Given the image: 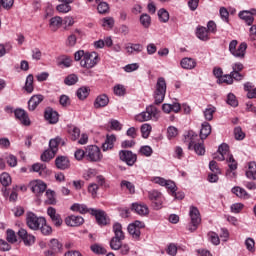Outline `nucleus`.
<instances>
[{
    "label": "nucleus",
    "instance_id": "338daca9",
    "mask_svg": "<svg viewBox=\"0 0 256 256\" xmlns=\"http://www.w3.org/2000/svg\"><path fill=\"white\" fill-rule=\"evenodd\" d=\"M246 248L253 253L255 251V240L253 238H247L245 240Z\"/></svg>",
    "mask_w": 256,
    "mask_h": 256
},
{
    "label": "nucleus",
    "instance_id": "c85d7f7f",
    "mask_svg": "<svg viewBox=\"0 0 256 256\" xmlns=\"http://www.w3.org/2000/svg\"><path fill=\"white\" fill-rule=\"evenodd\" d=\"M210 135H211V124H209V122L202 123V128L200 130L199 138L202 139V141H205V139H207Z\"/></svg>",
    "mask_w": 256,
    "mask_h": 256
},
{
    "label": "nucleus",
    "instance_id": "4c0bfd02",
    "mask_svg": "<svg viewBox=\"0 0 256 256\" xmlns=\"http://www.w3.org/2000/svg\"><path fill=\"white\" fill-rule=\"evenodd\" d=\"M3 197H5V199H9L10 203H15V201H17V191L12 190L10 195H9V190H7V188H5V190L3 191Z\"/></svg>",
    "mask_w": 256,
    "mask_h": 256
},
{
    "label": "nucleus",
    "instance_id": "7ed1b4c3",
    "mask_svg": "<svg viewBox=\"0 0 256 256\" xmlns=\"http://www.w3.org/2000/svg\"><path fill=\"white\" fill-rule=\"evenodd\" d=\"M113 233L114 237L110 240V248L113 251H119L121 245H123V241H125V232H123L121 223L117 222L113 225Z\"/></svg>",
    "mask_w": 256,
    "mask_h": 256
},
{
    "label": "nucleus",
    "instance_id": "c756f323",
    "mask_svg": "<svg viewBox=\"0 0 256 256\" xmlns=\"http://www.w3.org/2000/svg\"><path fill=\"white\" fill-rule=\"evenodd\" d=\"M71 211H76L77 213H81V215H85L86 213H91V209L87 208L85 204L75 203L71 206Z\"/></svg>",
    "mask_w": 256,
    "mask_h": 256
},
{
    "label": "nucleus",
    "instance_id": "58836bf2",
    "mask_svg": "<svg viewBox=\"0 0 256 256\" xmlns=\"http://www.w3.org/2000/svg\"><path fill=\"white\" fill-rule=\"evenodd\" d=\"M244 90L247 91L248 99H256V88H253L251 83L244 84Z\"/></svg>",
    "mask_w": 256,
    "mask_h": 256
},
{
    "label": "nucleus",
    "instance_id": "2eb2a0df",
    "mask_svg": "<svg viewBox=\"0 0 256 256\" xmlns=\"http://www.w3.org/2000/svg\"><path fill=\"white\" fill-rule=\"evenodd\" d=\"M47 215L50 217L55 227H61V225H63V219L61 218L60 214H57V210L55 208L48 207Z\"/></svg>",
    "mask_w": 256,
    "mask_h": 256
},
{
    "label": "nucleus",
    "instance_id": "6ab92c4d",
    "mask_svg": "<svg viewBox=\"0 0 256 256\" xmlns=\"http://www.w3.org/2000/svg\"><path fill=\"white\" fill-rule=\"evenodd\" d=\"M65 223L68 227H79L85 223V219L81 216L71 215L66 217Z\"/></svg>",
    "mask_w": 256,
    "mask_h": 256
},
{
    "label": "nucleus",
    "instance_id": "052dcab7",
    "mask_svg": "<svg viewBox=\"0 0 256 256\" xmlns=\"http://www.w3.org/2000/svg\"><path fill=\"white\" fill-rule=\"evenodd\" d=\"M40 231L42 235H51L53 233V228L51 226L47 225V220H45V223L43 225H40Z\"/></svg>",
    "mask_w": 256,
    "mask_h": 256
},
{
    "label": "nucleus",
    "instance_id": "393cba45",
    "mask_svg": "<svg viewBox=\"0 0 256 256\" xmlns=\"http://www.w3.org/2000/svg\"><path fill=\"white\" fill-rule=\"evenodd\" d=\"M227 161H228V167H229V169L226 171L227 177H236L237 174L233 171L237 169V161H235V158H233V155H230Z\"/></svg>",
    "mask_w": 256,
    "mask_h": 256
},
{
    "label": "nucleus",
    "instance_id": "4be33fe9",
    "mask_svg": "<svg viewBox=\"0 0 256 256\" xmlns=\"http://www.w3.org/2000/svg\"><path fill=\"white\" fill-rule=\"evenodd\" d=\"M55 165H56L57 169H60L61 171H65V169H69V167H71L69 158H67L65 156H58L55 159Z\"/></svg>",
    "mask_w": 256,
    "mask_h": 256
},
{
    "label": "nucleus",
    "instance_id": "de8ad7c7",
    "mask_svg": "<svg viewBox=\"0 0 256 256\" xmlns=\"http://www.w3.org/2000/svg\"><path fill=\"white\" fill-rule=\"evenodd\" d=\"M76 95L78 99L83 101L87 99V97H89V89H87L86 87L79 88L76 92Z\"/></svg>",
    "mask_w": 256,
    "mask_h": 256
},
{
    "label": "nucleus",
    "instance_id": "aec40b11",
    "mask_svg": "<svg viewBox=\"0 0 256 256\" xmlns=\"http://www.w3.org/2000/svg\"><path fill=\"white\" fill-rule=\"evenodd\" d=\"M44 117L51 125H55L59 121V113L52 108H47L44 112Z\"/></svg>",
    "mask_w": 256,
    "mask_h": 256
},
{
    "label": "nucleus",
    "instance_id": "412c9836",
    "mask_svg": "<svg viewBox=\"0 0 256 256\" xmlns=\"http://www.w3.org/2000/svg\"><path fill=\"white\" fill-rule=\"evenodd\" d=\"M45 99V96L41 94L33 95L28 101V109L29 111H35L37 107L41 104V102Z\"/></svg>",
    "mask_w": 256,
    "mask_h": 256
},
{
    "label": "nucleus",
    "instance_id": "4d7b16f0",
    "mask_svg": "<svg viewBox=\"0 0 256 256\" xmlns=\"http://www.w3.org/2000/svg\"><path fill=\"white\" fill-rule=\"evenodd\" d=\"M90 249L91 251H93V253H96L97 255H105V253H107V250L98 244L92 245Z\"/></svg>",
    "mask_w": 256,
    "mask_h": 256
},
{
    "label": "nucleus",
    "instance_id": "49530a36",
    "mask_svg": "<svg viewBox=\"0 0 256 256\" xmlns=\"http://www.w3.org/2000/svg\"><path fill=\"white\" fill-rule=\"evenodd\" d=\"M11 183H12L11 175H9V173L7 172H3L1 174V185L3 187H9Z\"/></svg>",
    "mask_w": 256,
    "mask_h": 256
},
{
    "label": "nucleus",
    "instance_id": "a19ab883",
    "mask_svg": "<svg viewBox=\"0 0 256 256\" xmlns=\"http://www.w3.org/2000/svg\"><path fill=\"white\" fill-rule=\"evenodd\" d=\"M49 247H50L52 253H59V251H61V248L63 247V245L61 243H59V240L52 239L49 242Z\"/></svg>",
    "mask_w": 256,
    "mask_h": 256
},
{
    "label": "nucleus",
    "instance_id": "72a5a7b5",
    "mask_svg": "<svg viewBox=\"0 0 256 256\" xmlns=\"http://www.w3.org/2000/svg\"><path fill=\"white\" fill-rule=\"evenodd\" d=\"M217 111V108L213 105H208L207 108L204 110V117L206 121H213V115H215V112Z\"/></svg>",
    "mask_w": 256,
    "mask_h": 256
},
{
    "label": "nucleus",
    "instance_id": "f03ea898",
    "mask_svg": "<svg viewBox=\"0 0 256 256\" xmlns=\"http://www.w3.org/2000/svg\"><path fill=\"white\" fill-rule=\"evenodd\" d=\"M75 61H80V66L84 69H93L99 63V55L97 52H84L78 50L74 54Z\"/></svg>",
    "mask_w": 256,
    "mask_h": 256
},
{
    "label": "nucleus",
    "instance_id": "f704fd0d",
    "mask_svg": "<svg viewBox=\"0 0 256 256\" xmlns=\"http://www.w3.org/2000/svg\"><path fill=\"white\" fill-rule=\"evenodd\" d=\"M126 50L130 55H132V53H141V51H143V45L130 43L128 46H126Z\"/></svg>",
    "mask_w": 256,
    "mask_h": 256
},
{
    "label": "nucleus",
    "instance_id": "bf43d9fd",
    "mask_svg": "<svg viewBox=\"0 0 256 256\" xmlns=\"http://www.w3.org/2000/svg\"><path fill=\"white\" fill-rule=\"evenodd\" d=\"M179 135V130L174 126H169L167 129V137L168 139H175Z\"/></svg>",
    "mask_w": 256,
    "mask_h": 256
},
{
    "label": "nucleus",
    "instance_id": "13d9d810",
    "mask_svg": "<svg viewBox=\"0 0 256 256\" xmlns=\"http://www.w3.org/2000/svg\"><path fill=\"white\" fill-rule=\"evenodd\" d=\"M158 17L162 23H167L169 21V12L165 9H160L158 11Z\"/></svg>",
    "mask_w": 256,
    "mask_h": 256
},
{
    "label": "nucleus",
    "instance_id": "3c124183",
    "mask_svg": "<svg viewBox=\"0 0 256 256\" xmlns=\"http://www.w3.org/2000/svg\"><path fill=\"white\" fill-rule=\"evenodd\" d=\"M46 197V203H48V205H55L57 203V200H55V191L47 190Z\"/></svg>",
    "mask_w": 256,
    "mask_h": 256
},
{
    "label": "nucleus",
    "instance_id": "9b49d317",
    "mask_svg": "<svg viewBox=\"0 0 256 256\" xmlns=\"http://www.w3.org/2000/svg\"><path fill=\"white\" fill-rule=\"evenodd\" d=\"M119 159L129 167H133V165L137 163V154H133V152L129 150H121L119 152Z\"/></svg>",
    "mask_w": 256,
    "mask_h": 256
},
{
    "label": "nucleus",
    "instance_id": "0eeeda50",
    "mask_svg": "<svg viewBox=\"0 0 256 256\" xmlns=\"http://www.w3.org/2000/svg\"><path fill=\"white\" fill-rule=\"evenodd\" d=\"M237 45H239L238 48ZM229 51L233 57H236L237 59H245V54L247 53V44L245 42L239 44L237 40H232L229 43Z\"/></svg>",
    "mask_w": 256,
    "mask_h": 256
},
{
    "label": "nucleus",
    "instance_id": "2f4dec72",
    "mask_svg": "<svg viewBox=\"0 0 256 256\" xmlns=\"http://www.w3.org/2000/svg\"><path fill=\"white\" fill-rule=\"evenodd\" d=\"M232 193H234V195H236L237 197H240L241 199H250L251 197L245 189L239 186L232 188Z\"/></svg>",
    "mask_w": 256,
    "mask_h": 256
},
{
    "label": "nucleus",
    "instance_id": "1a4fd4ad",
    "mask_svg": "<svg viewBox=\"0 0 256 256\" xmlns=\"http://www.w3.org/2000/svg\"><path fill=\"white\" fill-rule=\"evenodd\" d=\"M143 229H145V223L139 220L128 225V233L135 241H141V231Z\"/></svg>",
    "mask_w": 256,
    "mask_h": 256
},
{
    "label": "nucleus",
    "instance_id": "774afa93",
    "mask_svg": "<svg viewBox=\"0 0 256 256\" xmlns=\"http://www.w3.org/2000/svg\"><path fill=\"white\" fill-rule=\"evenodd\" d=\"M209 169L212 173H221V168H219V164H217V162L214 160L210 161Z\"/></svg>",
    "mask_w": 256,
    "mask_h": 256
},
{
    "label": "nucleus",
    "instance_id": "5fc2aeb1",
    "mask_svg": "<svg viewBox=\"0 0 256 256\" xmlns=\"http://www.w3.org/2000/svg\"><path fill=\"white\" fill-rule=\"evenodd\" d=\"M77 81H79V77H77V75L75 74H70L65 78L64 83L65 85L71 86V85H75Z\"/></svg>",
    "mask_w": 256,
    "mask_h": 256
},
{
    "label": "nucleus",
    "instance_id": "603ef678",
    "mask_svg": "<svg viewBox=\"0 0 256 256\" xmlns=\"http://www.w3.org/2000/svg\"><path fill=\"white\" fill-rule=\"evenodd\" d=\"M226 103L231 107H238L239 105V101H237V97L233 93L228 94Z\"/></svg>",
    "mask_w": 256,
    "mask_h": 256
},
{
    "label": "nucleus",
    "instance_id": "7c9ffc66",
    "mask_svg": "<svg viewBox=\"0 0 256 256\" xmlns=\"http://www.w3.org/2000/svg\"><path fill=\"white\" fill-rule=\"evenodd\" d=\"M132 210L138 215H149V208L146 205L134 203L132 204Z\"/></svg>",
    "mask_w": 256,
    "mask_h": 256
},
{
    "label": "nucleus",
    "instance_id": "e433bc0d",
    "mask_svg": "<svg viewBox=\"0 0 256 256\" xmlns=\"http://www.w3.org/2000/svg\"><path fill=\"white\" fill-rule=\"evenodd\" d=\"M239 17L240 19H243V21H245V23L248 25H253V22L255 21V18L251 16V13H249V11L240 12Z\"/></svg>",
    "mask_w": 256,
    "mask_h": 256
},
{
    "label": "nucleus",
    "instance_id": "0e129e2a",
    "mask_svg": "<svg viewBox=\"0 0 256 256\" xmlns=\"http://www.w3.org/2000/svg\"><path fill=\"white\" fill-rule=\"evenodd\" d=\"M234 136L237 141H243L245 139V134L243 133V129L241 127H236L234 129Z\"/></svg>",
    "mask_w": 256,
    "mask_h": 256
},
{
    "label": "nucleus",
    "instance_id": "6e6d98bb",
    "mask_svg": "<svg viewBox=\"0 0 256 256\" xmlns=\"http://www.w3.org/2000/svg\"><path fill=\"white\" fill-rule=\"evenodd\" d=\"M6 239L8 243H17V235L15 231L8 229L6 232Z\"/></svg>",
    "mask_w": 256,
    "mask_h": 256
},
{
    "label": "nucleus",
    "instance_id": "a18cd8bd",
    "mask_svg": "<svg viewBox=\"0 0 256 256\" xmlns=\"http://www.w3.org/2000/svg\"><path fill=\"white\" fill-rule=\"evenodd\" d=\"M120 187L123 189L125 187L130 195H133L135 193V185L127 180H122L120 183Z\"/></svg>",
    "mask_w": 256,
    "mask_h": 256
},
{
    "label": "nucleus",
    "instance_id": "39448f33",
    "mask_svg": "<svg viewBox=\"0 0 256 256\" xmlns=\"http://www.w3.org/2000/svg\"><path fill=\"white\" fill-rule=\"evenodd\" d=\"M157 121L159 119V109L154 105H150L146 108V111L141 112L140 114L135 116V120L139 123H143L145 121Z\"/></svg>",
    "mask_w": 256,
    "mask_h": 256
},
{
    "label": "nucleus",
    "instance_id": "ea45409f",
    "mask_svg": "<svg viewBox=\"0 0 256 256\" xmlns=\"http://www.w3.org/2000/svg\"><path fill=\"white\" fill-rule=\"evenodd\" d=\"M33 74H29L26 78V82H25V86H24V90L28 93H31L32 91H34V86H33Z\"/></svg>",
    "mask_w": 256,
    "mask_h": 256
},
{
    "label": "nucleus",
    "instance_id": "79ce46f5",
    "mask_svg": "<svg viewBox=\"0 0 256 256\" xmlns=\"http://www.w3.org/2000/svg\"><path fill=\"white\" fill-rule=\"evenodd\" d=\"M101 21L102 27H104L106 30L113 29L115 25V20L112 17L103 18Z\"/></svg>",
    "mask_w": 256,
    "mask_h": 256
},
{
    "label": "nucleus",
    "instance_id": "69168bd1",
    "mask_svg": "<svg viewBox=\"0 0 256 256\" xmlns=\"http://www.w3.org/2000/svg\"><path fill=\"white\" fill-rule=\"evenodd\" d=\"M56 9L59 13H69V11H71V5L62 3V4H59L56 7Z\"/></svg>",
    "mask_w": 256,
    "mask_h": 256
},
{
    "label": "nucleus",
    "instance_id": "9d476101",
    "mask_svg": "<svg viewBox=\"0 0 256 256\" xmlns=\"http://www.w3.org/2000/svg\"><path fill=\"white\" fill-rule=\"evenodd\" d=\"M102 158L103 154H101V149L98 146L90 145L86 147V161L97 163Z\"/></svg>",
    "mask_w": 256,
    "mask_h": 256
},
{
    "label": "nucleus",
    "instance_id": "ddd939ff",
    "mask_svg": "<svg viewBox=\"0 0 256 256\" xmlns=\"http://www.w3.org/2000/svg\"><path fill=\"white\" fill-rule=\"evenodd\" d=\"M148 198L154 203L156 209H161L163 205V194L157 190H151L148 192Z\"/></svg>",
    "mask_w": 256,
    "mask_h": 256
},
{
    "label": "nucleus",
    "instance_id": "a211bd4d",
    "mask_svg": "<svg viewBox=\"0 0 256 256\" xmlns=\"http://www.w3.org/2000/svg\"><path fill=\"white\" fill-rule=\"evenodd\" d=\"M31 190L35 195H37V197H39L40 195H43L45 191H47V184L41 180H37L32 183Z\"/></svg>",
    "mask_w": 256,
    "mask_h": 256
},
{
    "label": "nucleus",
    "instance_id": "473e14b6",
    "mask_svg": "<svg viewBox=\"0 0 256 256\" xmlns=\"http://www.w3.org/2000/svg\"><path fill=\"white\" fill-rule=\"evenodd\" d=\"M246 177L248 179H252L253 181H256V163L250 162L248 164V170L246 171Z\"/></svg>",
    "mask_w": 256,
    "mask_h": 256
},
{
    "label": "nucleus",
    "instance_id": "f8f14e48",
    "mask_svg": "<svg viewBox=\"0 0 256 256\" xmlns=\"http://www.w3.org/2000/svg\"><path fill=\"white\" fill-rule=\"evenodd\" d=\"M91 215H93L96 219V223L100 225V227H105V225H109V217H107V213L103 210L91 209Z\"/></svg>",
    "mask_w": 256,
    "mask_h": 256
},
{
    "label": "nucleus",
    "instance_id": "4468645a",
    "mask_svg": "<svg viewBox=\"0 0 256 256\" xmlns=\"http://www.w3.org/2000/svg\"><path fill=\"white\" fill-rule=\"evenodd\" d=\"M19 239L23 240L24 245L31 247L35 243V236L29 234L25 229L21 228L17 233Z\"/></svg>",
    "mask_w": 256,
    "mask_h": 256
},
{
    "label": "nucleus",
    "instance_id": "dca6fc26",
    "mask_svg": "<svg viewBox=\"0 0 256 256\" xmlns=\"http://www.w3.org/2000/svg\"><path fill=\"white\" fill-rule=\"evenodd\" d=\"M31 173H38L40 177H47L49 175V169H47V164L35 163L31 166Z\"/></svg>",
    "mask_w": 256,
    "mask_h": 256
},
{
    "label": "nucleus",
    "instance_id": "6e6552de",
    "mask_svg": "<svg viewBox=\"0 0 256 256\" xmlns=\"http://www.w3.org/2000/svg\"><path fill=\"white\" fill-rule=\"evenodd\" d=\"M190 223L188 224V231L191 233L195 232L196 229H199V225H201V213L199 209L195 206L190 207Z\"/></svg>",
    "mask_w": 256,
    "mask_h": 256
},
{
    "label": "nucleus",
    "instance_id": "bb28decb",
    "mask_svg": "<svg viewBox=\"0 0 256 256\" xmlns=\"http://www.w3.org/2000/svg\"><path fill=\"white\" fill-rule=\"evenodd\" d=\"M180 65L182 69L191 70L197 67V61L193 58L186 57L181 60Z\"/></svg>",
    "mask_w": 256,
    "mask_h": 256
},
{
    "label": "nucleus",
    "instance_id": "a878e982",
    "mask_svg": "<svg viewBox=\"0 0 256 256\" xmlns=\"http://www.w3.org/2000/svg\"><path fill=\"white\" fill-rule=\"evenodd\" d=\"M196 37L200 39V41H209L211 39L209 37V31L204 26H198L196 28Z\"/></svg>",
    "mask_w": 256,
    "mask_h": 256
},
{
    "label": "nucleus",
    "instance_id": "09e8293b",
    "mask_svg": "<svg viewBox=\"0 0 256 256\" xmlns=\"http://www.w3.org/2000/svg\"><path fill=\"white\" fill-rule=\"evenodd\" d=\"M63 24V19L59 16L53 17L50 19V27L53 29H59Z\"/></svg>",
    "mask_w": 256,
    "mask_h": 256
},
{
    "label": "nucleus",
    "instance_id": "b1692460",
    "mask_svg": "<svg viewBox=\"0 0 256 256\" xmlns=\"http://www.w3.org/2000/svg\"><path fill=\"white\" fill-rule=\"evenodd\" d=\"M59 145H65V141L63 138L57 136L56 138H53L49 141V150L57 153V151H59Z\"/></svg>",
    "mask_w": 256,
    "mask_h": 256
},
{
    "label": "nucleus",
    "instance_id": "20e7f679",
    "mask_svg": "<svg viewBox=\"0 0 256 256\" xmlns=\"http://www.w3.org/2000/svg\"><path fill=\"white\" fill-rule=\"evenodd\" d=\"M165 93H167V82H165V78L160 77L157 80L154 91L155 105H161L165 101Z\"/></svg>",
    "mask_w": 256,
    "mask_h": 256
},
{
    "label": "nucleus",
    "instance_id": "5701e85b",
    "mask_svg": "<svg viewBox=\"0 0 256 256\" xmlns=\"http://www.w3.org/2000/svg\"><path fill=\"white\" fill-rule=\"evenodd\" d=\"M109 105V96L107 94H100L96 97L94 101V108L101 109L103 107H107Z\"/></svg>",
    "mask_w": 256,
    "mask_h": 256
},
{
    "label": "nucleus",
    "instance_id": "f3484780",
    "mask_svg": "<svg viewBox=\"0 0 256 256\" xmlns=\"http://www.w3.org/2000/svg\"><path fill=\"white\" fill-rule=\"evenodd\" d=\"M14 115L16 119H18V121L22 123V125H26V126L31 125V120L29 119V115L24 109L17 108L14 111Z\"/></svg>",
    "mask_w": 256,
    "mask_h": 256
},
{
    "label": "nucleus",
    "instance_id": "c9c22d12",
    "mask_svg": "<svg viewBox=\"0 0 256 256\" xmlns=\"http://www.w3.org/2000/svg\"><path fill=\"white\" fill-rule=\"evenodd\" d=\"M68 133L70 135L71 141H77V139H79V137H81V130L76 126L70 127L68 129Z\"/></svg>",
    "mask_w": 256,
    "mask_h": 256
},
{
    "label": "nucleus",
    "instance_id": "e2e57ef3",
    "mask_svg": "<svg viewBox=\"0 0 256 256\" xmlns=\"http://www.w3.org/2000/svg\"><path fill=\"white\" fill-rule=\"evenodd\" d=\"M141 133H142V137L144 139H147L149 137V135H151V125L143 124L141 126Z\"/></svg>",
    "mask_w": 256,
    "mask_h": 256
},
{
    "label": "nucleus",
    "instance_id": "c03bdc74",
    "mask_svg": "<svg viewBox=\"0 0 256 256\" xmlns=\"http://www.w3.org/2000/svg\"><path fill=\"white\" fill-rule=\"evenodd\" d=\"M140 23L145 29L151 27V16L149 14H142L140 16Z\"/></svg>",
    "mask_w": 256,
    "mask_h": 256
},
{
    "label": "nucleus",
    "instance_id": "f257e3e1",
    "mask_svg": "<svg viewBox=\"0 0 256 256\" xmlns=\"http://www.w3.org/2000/svg\"><path fill=\"white\" fill-rule=\"evenodd\" d=\"M184 143H188V149L195 151L196 155H205V143L193 130H189L184 134Z\"/></svg>",
    "mask_w": 256,
    "mask_h": 256
},
{
    "label": "nucleus",
    "instance_id": "864d4df0",
    "mask_svg": "<svg viewBox=\"0 0 256 256\" xmlns=\"http://www.w3.org/2000/svg\"><path fill=\"white\" fill-rule=\"evenodd\" d=\"M13 49V45L11 42H6L5 44L1 45V57H4V55H7V53H11Z\"/></svg>",
    "mask_w": 256,
    "mask_h": 256
},
{
    "label": "nucleus",
    "instance_id": "cd10ccee",
    "mask_svg": "<svg viewBox=\"0 0 256 256\" xmlns=\"http://www.w3.org/2000/svg\"><path fill=\"white\" fill-rule=\"evenodd\" d=\"M115 141H117V137H115V135H107L105 142L102 144L103 151H109V149H113Z\"/></svg>",
    "mask_w": 256,
    "mask_h": 256
},
{
    "label": "nucleus",
    "instance_id": "37998d69",
    "mask_svg": "<svg viewBox=\"0 0 256 256\" xmlns=\"http://www.w3.org/2000/svg\"><path fill=\"white\" fill-rule=\"evenodd\" d=\"M55 155H57V153L53 152V150L48 149L44 151L43 154L41 155V161H44V163H47L51 161V159H53Z\"/></svg>",
    "mask_w": 256,
    "mask_h": 256
},
{
    "label": "nucleus",
    "instance_id": "423d86ee",
    "mask_svg": "<svg viewBox=\"0 0 256 256\" xmlns=\"http://www.w3.org/2000/svg\"><path fill=\"white\" fill-rule=\"evenodd\" d=\"M26 224L32 231H39L41 225H45V217H39L33 212H27Z\"/></svg>",
    "mask_w": 256,
    "mask_h": 256
},
{
    "label": "nucleus",
    "instance_id": "8fccbe9b",
    "mask_svg": "<svg viewBox=\"0 0 256 256\" xmlns=\"http://www.w3.org/2000/svg\"><path fill=\"white\" fill-rule=\"evenodd\" d=\"M208 241H210L213 245H219V243H221L219 235L213 231L208 233Z\"/></svg>",
    "mask_w": 256,
    "mask_h": 256
},
{
    "label": "nucleus",
    "instance_id": "680f3d73",
    "mask_svg": "<svg viewBox=\"0 0 256 256\" xmlns=\"http://www.w3.org/2000/svg\"><path fill=\"white\" fill-rule=\"evenodd\" d=\"M6 163L9 167H17V157L13 154H9L5 157Z\"/></svg>",
    "mask_w": 256,
    "mask_h": 256
}]
</instances>
